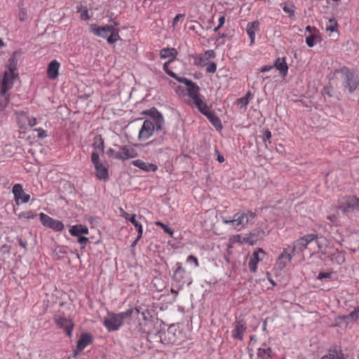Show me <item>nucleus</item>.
I'll use <instances>...</instances> for the list:
<instances>
[{
    "instance_id": "4c0bfd02",
    "label": "nucleus",
    "mask_w": 359,
    "mask_h": 359,
    "mask_svg": "<svg viewBox=\"0 0 359 359\" xmlns=\"http://www.w3.org/2000/svg\"><path fill=\"white\" fill-rule=\"evenodd\" d=\"M8 102H9V100H8V97L6 95V94L1 95V97L0 99V109H1V110L4 109L6 107V106L8 105Z\"/></svg>"
},
{
    "instance_id": "6ab92c4d",
    "label": "nucleus",
    "mask_w": 359,
    "mask_h": 359,
    "mask_svg": "<svg viewBox=\"0 0 359 359\" xmlns=\"http://www.w3.org/2000/svg\"><path fill=\"white\" fill-rule=\"evenodd\" d=\"M135 166L144 171H156L158 168L157 165L153 163H146L142 160L137 159L132 163Z\"/></svg>"
},
{
    "instance_id": "09e8293b",
    "label": "nucleus",
    "mask_w": 359,
    "mask_h": 359,
    "mask_svg": "<svg viewBox=\"0 0 359 359\" xmlns=\"http://www.w3.org/2000/svg\"><path fill=\"white\" fill-rule=\"evenodd\" d=\"M175 79L177 81H179L180 83H182L185 84L186 86H187L189 83H190V81H191V80H189L187 78L180 77V76H177V78H175Z\"/></svg>"
},
{
    "instance_id": "c03bdc74",
    "label": "nucleus",
    "mask_w": 359,
    "mask_h": 359,
    "mask_svg": "<svg viewBox=\"0 0 359 359\" xmlns=\"http://www.w3.org/2000/svg\"><path fill=\"white\" fill-rule=\"evenodd\" d=\"M240 104H243L244 106V111L245 110V105L247 104V94L240 99H237L235 102L236 105H239Z\"/></svg>"
},
{
    "instance_id": "393cba45",
    "label": "nucleus",
    "mask_w": 359,
    "mask_h": 359,
    "mask_svg": "<svg viewBox=\"0 0 359 359\" xmlns=\"http://www.w3.org/2000/svg\"><path fill=\"white\" fill-rule=\"evenodd\" d=\"M274 67L285 76L287 73L288 67L287 65L285 57H278L276 59Z\"/></svg>"
},
{
    "instance_id": "680f3d73",
    "label": "nucleus",
    "mask_w": 359,
    "mask_h": 359,
    "mask_svg": "<svg viewBox=\"0 0 359 359\" xmlns=\"http://www.w3.org/2000/svg\"><path fill=\"white\" fill-rule=\"evenodd\" d=\"M271 137V133L269 130H266L263 137L264 140H269Z\"/></svg>"
},
{
    "instance_id": "9d476101",
    "label": "nucleus",
    "mask_w": 359,
    "mask_h": 359,
    "mask_svg": "<svg viewBox=\"0 0 359 359\" xmlns=\"http://www.w3.org/2000/svg\"><path fill=\"white\" fill-rule=\"evenodd\" d=\"M137 156V153L134 149L128 146H123L119 149L114 156L116 159L122 161L135 158Z\"/></svg>"
},
{
    "instance_id": "0eeeda50",
    "label": "nucleus",
    "mask_w": 359,
    "mask_h": 359,
    "mask_svg": "<svg viewBox=\"0 0 359 359\" xmlns=\"http://www.w3.org/2000/svg\"><path fill=\"white\" fill-rule=\"evenodd\" d=\"M39 216L43 226L56 231H61L64 229V224L62 222L54 219L44 213H40Z\"/></svg>"
},
{
    "instance_id": "f3484780",
    "label": "nucleus",
    "mask_w": 359,
    "mask_h": 359,
    "mask_svg": "<svg viewBox=\"0 0 359 359\" xmlns=\"http://www.w3.org/2000/svg\"><path fill=\"white\" fill-rule=\"evenodd\" d=\"M56 323L60 327L63 328L69 337L72 336L74 324L71 320L60 317L56 319Z\"/></svg>"
},
{
    "instance_id": "9b49d317",
    "label": "nucleus",
    "mask_w": 359,
    "mask_h": 359,
    "mask_svg": "<svg viewBox=\"0 0 359 359\" xmlns=\"http://www.w3.org/2000/svg\"><path fill=\"white\" fill-rule=\"evenodd\" d=\"M198 110L208 118L216 129L219 130L222 128L219 118L210 111L206 104H205V107H202L201 109H198Z\"/></svg>"
},
{
    "instance_id": "f257e3e1",
    "label": "nucleus",
    "mask_w": 359,
    "mask_h": 359,
    "mask_svg": "<svg viewBox=\"0 0 359 359\" xmlns=\"http://www.w3.org/2000/svg\"><path fill=\"white\" fill-rule=\"evenodd\" d=\"M90 31L97 36L106 39L109 44H113L121 39L118 29L113 25L97 26L96 24H92L90 26Z\"/></svg>"
},
{
    "instance_id": "aec40b11",
    "label": "nucleus",
    "mask_w": 359,
    "mask_h": 359,
    "mask_svg": "<svg viewBox=\"0 0 359 359\" xmlns=\"http://www.w3.org/2000/svg\"><path fill=\"white\" fill-rule=\"evenodd\" d=\"M245 328V322H244L243 320H238L236 323L235 330L233 332V337L242 340Z\"/></svg>"
},
{
    "instance_id": "2eb2a0df",
    "label": "nucleus",
    "mask_w": 359,
    "mask_h": 359,
    "mask_svg": "<svg viewBox=\"0 0 359 359\" xmlns=\"http://www.w3.org/2000/svg\"><path fill=\"white\" fill-rule=\"evenodd\" d=\"M103 323L109 331L116 330L121 325V323L116 314H111L109 318H104Z\"/></svg>"
},
{
    "instance_id": "39448f33",
    "label": "nucleus",
    "mask_w": 359,
    "mask_h": 359,
    "mask_svg": "<svg viewBox=\"0 0 359 359\" xmlns=\"http://www.w3.org/2000/svg\"><path fill=\"white\" fill-rule=\"evenodd\" d=\"M336 208L341 210L344 214L353 210H359V198L353 196L343 197L339 201Z\"/></svg>"
},
{
    "instance_id": "cd10ccee",
    "label": "nucleus",
    "mask_w": 359,
    "mask_h": 359,
    "mask_svg": "<svg viewBox=\"0 0 359 359\" xmlns=\"http://www.w3.org/2000/svg\"><path fill=\"white\" fill-rule=\"evenodd\" d=\"M320 359H346V358L341 351L333 350L329 351L328 353Z\"/></svg>"
},
{
    "instance_id": "c85d7f7f",
    "label": "nucleus",
    "mask_w": 359,
    "mask_h": 359,
    "mask_svg": "<svg viewBox=\"0 0 359 359\" xmlns=\"http://www.w3.org/2000/svg\"><path fill=\"white\" fill-rule=\"evenodd\" d=\"M264 234V231L262 227L259 226L258 229L256 230L255 233H250L248 236V243L250 245H253L255 243L256 241L259 237L262 236Z\"/></svg>"
},
{
    "instance_id": "338daca9",
    "label": "nucleus",
    "mask_w": 359,
    "mask_h": 359,
    "mask_svg": "<svg viewBox=\"0 0 359 359\" xmlns=\"http://www.w3.org/2000/svg\"><path fill=\"white\" fill-rule=\"evenodd\" d=\"M327 219L333 222H336V220H337V217L334 215L327 216Z\"/></svg>"
},
{
    "instance_id": "4d7b16f0",
    "label": "nucleus",
    "mask_w": 359,
    "mask_h": 359,
    "mask_svg": "<svg viewBox=\"0 0 359 359\" xmlns=\"http://www.w3.org/2000/svg\"><path fill=\"white\" fill-rule=\"evenodd\" d=\"M274 67V65H266V66H264L262 67L261 69H260V72H269L271 69H273Z\"/></svg>"
},
{
    "instance_id": "473e14b6",
    "label": "nucleus",
    "mask_w": 359,
    "mask_h": 359,
    "mask_svg": "<svg viewBox=\"0 0 359 359\" xmlns=\"http://www.w3.org/2000/svg\"><path fill=\"white\" fill-rule=\"evenodd\" d=\"M176 265L177 268L173 275V279L177 281H180V280L183 278V273L185 272V270L182 269L180 263H177Z\"/></svg>"
},
{
    "instance_id": "8fccbe9b",
    "label": "nucleus",
    "mask_w": 359,
    "mask_h": 359,
    "mask_svg": "<svg viewBox=\"0 0 359 359\" xmlns=\"http://www.w3.org/2000/svg\"><path fill=\"white\" fill-rule=\"evenodd\" d=\"M224 22H225L224 16L219 17V25L214 29V31L217 32L224 25Z\"/></svg>"
},
{
    "instance_id": "13d9d810",
    "label": "nucleus",
    "mask_w": 359,
    "mask_h": 359,
    "mask_svg": "<svg viewBox=\"0 0 359 359\" xmlns=\"http://www.w3.org/2000/svg\"><path fill=\"white\" fill-rule=\"evenodd\" d=\"M330 276H331V273H320L318 275V278L321 280L323 278H330Z\"/></svg>"
},
{
    "instance_id": "f8f14e48",
    "label": "nucleus",
    "mask_w": 359,
    "mask_h": 359,
    "mask_svg": "<svg viewBox=\"0 0 359 359\" xmlns=\"http://www.w3.org/2000/svg\"><path fill=\"white\" fill-rule=\"evenodd\" d=\"M294 255L292 253H289L287 248L283 249L281 254L278 256V259L276 261V266L280 271H282L285 266L290 262L292 256Z\"/></svg>"
},
{
    "instance_id": "e433bc0d",
    "label": "nucleus",
    "mask_w": 359,
    "mask_h": 359,
    "mask_svg": "<svg viewBox=\"0 0 359 359\" xmlns=\"http://www.w3.org/2000/svg\"><path fill=\"white\" fill-rule=\"evenodd\" d=\"M78 11L81 12V17L82 20H86L90 18L88 15V10L86 7L80 6L78 8Z\"/></svg>"
},
{
    "instance_id": "2f4dec72",
    "label": "nucleus",
    "mask_w": 359,
    "mask_h": 359,
    "mask_svg": "<svg viewBox=\"0 0 359 359\" xmlns=\"http://www.w3.org/2000/svg\"><path fill=\"white\" fill-rule=\"evenodd\" d=\"M134 313H139L140 310L138 309H130L125 312H122V313H120L119 314L116 315V317H118L119 318L120 323H122V321L124 318H127L128 316H132Z\"/></svg>"
},
{
    "instance_id": "f704fd0d",
    "label": "nucleus",
    "mask_w": 359,
    "mask_h": 359,
    "mask_svg": "<svg viewBox=\"0 0 359 359\" xmlns=\"http://www.w3.org/2000/svg\"><path fill=\"white\" fill-rule=\"evenodd\" d=\"M36 216V214L32 212V211H25L20 213L18 215V218L34 219Z\"/></svg>"
},
{
    "instance_id": "a211bd4d",
    "label": "nucleus",
    "mask_w": 359,
    "mask_h": 359,
    "mask_svg": "<svg viewBox=\"0 0 359 359\" xmlns=\"http://www.w3.org/2000/svg\"><path fill=\"white\" fill-rule=\"evenodd\" d=\"M215 57V52L212 50H208L199 56L198 61L196 62V64L200 67H205L208 65L209 60L210 58H214Z\"/></svg>"
},
{
    "instance_id": "6e6d98bb",
    "label": "nucleus",
    "mask_w": 359,
    "mask_h": 359,
    "mask_svg": "<svg viewBox=\"0 0 359 359\" xmlns=\"http://www.w3.org/2000/svg\"><path fill=\"white\" fill-rule=\"evenodd\" d=\"M18 243L19 245L23 248L25 250L27 249V242L25 240H22V238H18Z\"/></svg>"
},
{
    "instance_id": "0e129e2a",
    "label": "nucleus",
    "mask_w": 359,
    "mask_h": 359,
    "mask_svg": "<svg viewBox=\"0 0 359 359\" xmlns=\"http://www.w3.org/2000/svg\"><path fill=\"white\" fill-rule=\"evenodd\" d=\"M19 18L20 21H24L25 20V13L23 11H20L19 13Z\"/></svg>"
},
{
    "instance_id": "bb28decb",
    "label": "nucleus",
    "mask_w": 359,
    "mask_h": 359,
    "mask_svg": "<svg viewBox=\"0 0 359 359\" xmlns=\"http://www.w3.org/2000/svg\"><path fill=\"white\" fill-rule=\"evenodd\" d=\"M96 170V176L100 180H106L108 178V170L107 168L101 163L97 165H95Z\"/></svg>"
},
{
    "instance_id": "052dcab7",
    "label": "nucleus",
    "mask_w": 359,
    "mask_h": 359,
    "mask_svg": "<svg viewBox=\"0 0 359 359\" xmlns=\"http://www.w3.org/2000/svg\"><path fill=\"white\" fill-rule=\"evenodd\" d=\"M183 16L184 15L182 14L177 15L173 20L172 26L175 27L177 25V22L180 20V19L182 18Z\"/></svg>"
},
{
    "instance_id": "4468645a",
    "label": "nucleus",
    "mask_w": 359,
    "mask_h": 359,
    "mask_svg": "<svg viewBox=\"0 0 359 359\" xmlns=\"http://www.w3.org/2000/svg\"><path fill=\"white\" fill-rule=\"evenodd\" d=\"M265 256V252L262 248H258L252 252L249 262V266L252 271L255 272L257 269V264L262 261Z\"/></svg>"
},
{
    "instance_id": "a19ab883",
    "label": "nucleus",
    "mask_w": 359,
    "mask_h": 359,
    "mask_svg": "<svg viewBox=\"0 0 359 359\" xmlns=\"http://www.w3.org/2000/svg\"><path fill=\"white\" fill-rule=\"evenodd\" d=\"M294 6L293 5H290V6L285 5L283 6V9L285 13H289L290 17H294Z\"/></svg>"
},
{
    "instance_id": "603ef678",
    "label": "nucleus",
    "mask_w": 359,
    "mask_h": 359,
    "mask_svg": "<svg viewBox=\"0 0 359 359\" xmlns=\"http://www.w3.org/2000/svg\"><path fill=\"white\" fill-rule=\"evenodd\" d=\"M256 32L255 30H249L248 29V36L250 38V42L251 43H255V36Z\"/></svg>"
},
{
    "instance_id": "dca6fc26",
    "label": "nucleus",
    "mask_w": 359,
    "mask_h": 359,
    "mask_svg": "<svg viewBox=\"0 0 359 359\" xmlns=\"http://www.w3.org/2000/svg\"><path fill=\"white\" fill-rule=\"evenodd\" d=\"M60 63L56 60H52L48 65L47 76L50 80L55 79L59 74Z\"/></svg>"
},
{
    "instance_id": "bf43d9fd",
    "label": "nucleus",
    "mask_w": 359,
    "mask_h": 359,
    "mask_svg": "<svg viewBox=\"0 0 359 359\" xmlns=\"http://www.w3.org/2000/svg\"><path fill=\"white\" fill-rule=\"evenodd\" d=\"M36 130L39 131L38 137L43 138V137H45L47 136L45 130H43L41 128L36 129Z\"/></svg>"
},
{
    "instance_id": "58836bf2",
    "label": "nucleus",
    "mask_w": 359,
    "mask_h": 359,
    "mask_svg": "<svg viewBox=\"0 0 359 359\" xmlns=\"http://www.w3.org/2000/svg\"><path fill=\"white\" fill-rule=\"evenodd\" d=\"M155 224H156V226H161V227L163 229V231H164L165 233H168V234H170V235H171V236L172 235V233H173V231H172V230H171V229H170V228H169L168 226H166V225H165V224H164L163 223H162V222H155Z\"/></svg>"
},
{
    "instance_id": "49530a36",
    "label": "nucleus",
    "mask_w": 359,
    "mask_h": 359,
    "mask_svg": "<svg viewBox=\"0 0 359 359\" xmlns=\"http://www.w3.org/2000/svg\"><path fill=\"white\" fill-rule=\"evenodd\" d=\"M337 22L334 20H330V25L327 26L326 30L329 32H334L336 30Z\"/></svg>"
},
{
    "instance_id": "4be33fe9",
    "label": "nucleus",
    "mask_w": 359,
    "mask_h": 359,
    "mask_svg": "<svg viewBox=\"0 0 359 359\" xmlns=\"http://www.w3.org/2000/svg\"><path fill=\"white\" fill-rule=\"evenodd\" d=\"M69 233L73 236L80 237L83 234H88V229L87 226L82 224L74 225L69 229Z\"/></svg>"
},
{
    "instance_id": "b1692460",
    "label": "nucleus",
    "mask_w": 359,
    "mask_h": 359,
    "mask_svg": "<svg viewBox=\"0 0 359 359\" xmlns=\"http://www.w3.org/2000/svg\"><path fill=\"white\" fill-rule=\"evenodd\" d=\"M177 54V52L175 48H163L160 52L161 57L168 59V62L173 61Z\"/></svg>"
},
{
    "instance_id": "72a5a7b5",
    "label": "nucleus",
    "mask_w": 359,
    "mask_h": 359,
    "mask_svg": "<svg viewBox=\"0 0 359 359\" xmlns=\"http://www.w3.org/2000/svg\"><path fill=\"white\" fill-rule=\"evenodd\" d=\"M93 147L95 149L103 151L104 150V140L101 135H97L95 137Z\"/></svg>"
},
{
    "instance_id": "5701e85b",
    "label": "nucleus",
    "mask_w": 359,
    "mask_h": 359,
    "mask_svg": "<svg viewBox=\"0 0 359 359\" xmlns=\"http://www.w3.org/2000/svg\"><path fill=\"white\" fill-rule=\"evenodd\" d=\"M122 216L127 220L130 221L136 228H137L138 236L137 239H140L142 234V227L140 224H139L135 219V215H130L126 212H123Z\"/></svg>"
},
{
    "instance_id": "a878e982",
    "label": "nucleus",
    "mask_w": 359,
    "mask_h": 359,
    "mask_svg": "<svg viewBox=\"0 0 359 359\" xmlns=\"http://www.w3.org/2000/svg\"><path fill=\"white\" fill-rule=\"evenodd\" d=\"M15 114L17 117L18 123L20 128H25L27 126L29 116L27 113L23 111H15Z\"/></svg>"
},
{
    "instance_id": "f03ea898",
    "label": "nucleus",
    "mask_w": 359,
    "mask_h": 359,
    "mask_svg": "<svg viewBox=\"0 0 359 359\" xmlns=\"http://www.w3.org/2000/svg\"><path fill=\"white\" fill-rule=\"evenodd\" d=\"M8 70L6 71L0 87L1 95H5L13 87L14 80L18 77L16 72V60L11 57L8 60Z\"/></svg>"
},
{
    "instance_id": "c756f323",
    "label": "nucleus",
    "mask_w": 359,
    "mask_h": 359,
    "mask_svg": "<svg viewBox=\"0 0 359 359\" xmlns=\"http://www.w3.org/2000/svg\"><path fill=\"white\" fill-rule=\"evenodd\" d=\"M359 318V305L356 306L353 311H351L348 315L344 317V319L347 322H353L358 319Z\"/></svg>"
},
{
    "instance_id": "ea45409f",
    "label": "nucleus",
    "mask_w": 359,
    "mask_h": 359,
    "mask_svg": "<svg viewBox=\"0 0 359 359\" xmlns=\"http://www.w3.org/2000/svg\"><path fill=\"white\" fill-rule=\"evenodd\" d=\"M189 29L195 31L196 33H198L199 30L203 29V27L199 22L196 21H192L191 25L189 26Z\"/></svg>"
},
{
    "instance_id": "423d86ee",
    "label": "nucleus",
    "mask_w": 359,
    "mask_h": 359,
    "mask_svg": "<svg viewBox=\"0 0 359 359\" xmlns=\"http://www.w3.org/2000/svg\"><path fill=\"white\" fill-rule=\"evenodd\" d=\"M163 130L164 129H157L156 122L145 120L139 131L138 138L140 140H147L154 134V132L156 134H158Z\"/></svg>"
},
{
    "instance_id": "412c9836",
    "label": "nucleus",
    "mask_w": 359,
    "mask_h": 359,
    "mask_svg": "<svg viewBox=\"0 0 359 359\" xmlns=\"http://www.w3.org/2000/svg\"><path fill=\"white\" fill-rule=\"evenodd\" d=\"M92 336L88 333L81 334L77 342V350L81 351L92 342Z\"/></svg>"
},
{
    "instance_id": "5fc2aeb1",
    "label": "nucleus",
    "mask_w": 359,
    "mask_h": 359,
    "mask_svg": "<svg viewBox=\"0 0 359 359\" xmlns=\"http://www.w3.org/2000/svg\"><path fill=\"white\" fill-rule=\"evenodd\" d=\"M259 25V22L258 21H255L252 23L251 27L248 29L249 30H255L256 32L258 30Z\"/></svg>"
},
{
    "instance_id": "69168bd1",
    "label": "nucleus",
    "mask_w": 359,
    "mask_h": 359,
    "mask_svg": "<svg viewBox=\"0 0 359 359\" xmlns=\"http://www.w3.org/2000/svg\"><path fill=\"white\" fill-rule=\"evenodd\" d=\"M255 213L254 212H248V223L250 222L251 219L255 218Z\"/></svg>"
},
{
    "instance_id": "79ce46f5",
    "label": "nucleus",
    "mask_w": 359,
    "mask_h": 359,
    "mask_svg": "<svg viewBox=\"0 0 359 359\" xmlns=\"http://www.w3.org/2000/svg\"><path fill=\"white\" fill-rule=\"evenodd\" d=\"M206 66H207L206 72L208 73H215L216 72L217 65H216L215 62H209L208 65H207Z\"/></svg>"
},
{
    "instance_id": "7c9ffc66",
    "label": "nucleus",
    "mask_w": 359,
    "mask_h": 359,
    "mask_svg": "<svg viewBox=\"0 0 359 359\" xmlns=\"http://www.w3.org/2000/svg\"><path fill=\"white\" fill-rule=\"evenodd\" d=\"M241 217L239 215V214L235 215L233 219H223L224 223L232 225L235 227L241 224Z\"/></svg>"
},
{
    "instance_id": "1a4fd4ad",
    "label": "nucleus",
    "mask_w": 359,
    "mask_h": 359,
    "mask_svg": "<svg viewBox=\"0 0 359 359\" xmlns=\"http://www.w3.org/2000/svg\"><path fill=\"white\" fill-rule=\"evenodd\" d=\"M12 192L17 205L20 204V200H21V203H26L30 198V196L24 192L22 186L20 184H15L13 187Z\"/></svg>"
},
{
    "instance_id": "3c124183",
    "label": "nucleus",
    "mask_w": 359,
    "mask_h": 359,
    "mask_svg": "<svg viewBox=\"0 0 359 359\" xmlns=\"http://www.w3.org/2000/svg\"><path fill=\"white\" fill-rule=\"evenodd\" d=\"M187 262L194 263L196 266H197L198 265L197 258L193 255H189L188 257Z\"/></svg>"
},
{
    "instance_id": "864d4df0",
    "label": "nucleus",
    "mask_w": 359,
    "mask_h": 359,
    "mask_svg": "<svg viewBox=\"0 0 359 359\" xmlns=\"http://www.w3.org/2000/svg\"><path fill=\"white\" fill-rule=\"evenodd\" d=\"M36 124V119L34 117H32L28 118L27 126L30 127H33Z\"/></svg>"
},
{
    "instance_id": "37998d69",
    "label": "nucleus",
    "mask_w": 359,
    "mask_h": 359,
    "mask_svg": "<svg viewBox=\"0 0 359 359\" xmlns=\"http://www.w3.org/2000/svg\"><path fill=\"white\" fill-rule=\"evenodd\" d=\"M91 160H92V162L93 163L94 165H97L101 163L100 162L99 154L97 152L94 151V152L92 153Z\"/></svg>"
},
{
    "instance_id": "c9c22d12",
    "label": "nucleus",
    "mask_w": 359,
    "mask_h": 359,
    "mask_svg": "<svg viewBox=\"0 0 359 359\" xmlns=\"http://www.w3.org/2000/svg\"><path fill=\"white\" fill-rule=\"evenodd\" d=\"M271 351L270 348H259L257 350V355L262 358H264L265 356L269 358L271 355Z\"/></svg>"
},
{
    "instance_id": "de8ad7c7",
    "label": "nucleus",
    "mask_w": 359,
    "mask_h": 359,
    "mask_svg": "<svg viewBox=\"0 0 359 359\" xmlns=\"http://www.w3.org/2000/svg\"><path fill=\"white\" fill-rule=\"evenodd\" d=\"M315 38H316V36L314 35H311V36L306 37V44L308 45V46H309V47L313 46Z\"/></svg>"
},
{
    "instance_id": "20e7f679",
    "label": "nucleus",
    "mask_w": 359,
    "mask_h": 359,
    "mask_svg": "<svg viewBox=\"0 0 359 359\" xmlns=\"http://www.w3.org/2000/svg\"><path fill=\"white\" fill-rule=\"evenodd\" d=\"M186 86L189 95L187 102L191 105L194 104L198 109H201L202 107H205V103L201 97L198 86L191 81L190 83Z\"/></svg>"
},
{
    "instance_id": "7ed1b4c3",
    "label": "nucleus",
    "mask_w": 359,
    "mask_h": 359,
    "mask_svg": "<svg viewBox=\"0 0 359 359\" xmlns=\"http://www.w3.org/2000/svg\"><path fill=\"white\" fill-rule=\"evenodd\" d=\"M336 72L342 74L345 88L348 90L349 93H353L359 85V76L346 67H341Z\"/></svg>"
},
{
    "instance_id": "6e6552de",
    "label": "nucleus",
    "mask_w": 359,
    "mask_h": 359,
    "mask_svg": "<svg viewBox=\"0 0 359 359\" xmlns=\"http://www.w3.org/2000/svg\"><path fill=\"white\" fill-rule=\"evenodd\" d=\"M316 238L317 235L311 233L297 240L293 245L292 254L294 255L296 251L302 252L311 241Z\"/></svg>"
},
{
    "instance_id": "774afa93",
    "label": "nucleus",
    "mask_w": 359,
    "mask_h": 359,
    "mask_svg": "<svg viewBox=\"0 0 359 359\" xmlns=\"http://www.w3.org/2000/svg\"><path fill=\"white\" fill-rule=\"evenodd\" d=\"M166 72L170 76L175 78V79L177 78V74L175 73H174L173 72L166 71Z\"/></svg>"
},
{
    "instance_id": "e2e57ef3",
    "label": "nucleus",
    "mask_w": 359,
    "mask_h": 359,
    "mask_svg": "<svg viewBox=\"0 0 359 359\" xmlns=\"http://www.w3.org/2000/svg\"><path fill=\"white\" fill-rule=\"evenodd\" d=\"M116 153V152L113 149H109L107 151V154L110 156H113L114 158Z\"/></svg>"
},
{
    "instance_id": "ddd939ff",
    "label": "nucleus",
    "mask_w": 359,
    "mask_h": 359,
    "mask_svg": "<svg viewBox=\"0 0 359 359\" xmlns=\"http://www.w3.org/2000/svg\"><path fill=\"white\" fill-rule=\"evenodd\" d=\"M147 114L149 115V121H151L156 123L157 129H164L165 121L162 114L155 108H153L146 112Z\"/></svg>"
},
{
    "instance_id": "a18cd8bd",
    "label": "nucleus",
    "mask_w": 359,
    "mask_h": 359,
    "mask_svg": "<svg viewBox=\"0 0 359 359\" xmlns=\"http://www.w3.org/2000/svg\"><path fill=\"white\" fill-rule=\"evenodd\" d=\"M78 242L81 245V248H84L87 243L89 242L88 238L85 236H80L78 238Z\"/></svg>"
}]
</instances>
